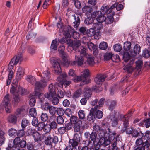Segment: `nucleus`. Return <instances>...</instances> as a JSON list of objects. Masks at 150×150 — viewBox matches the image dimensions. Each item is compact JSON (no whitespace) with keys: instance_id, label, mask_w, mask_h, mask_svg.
Here are the masks:
<instances>
[{"instance_id":"f257e3e1","label":"nucleus","mask_w":150,"mask_h":150,"mask_svg":"<svg viewBox=\"0 0 150 150\" xmlns=\"http://www.w3.org/2000/svg\"><path fill=\"white\" fill-rule=\"evenodd\" d=\"M107 129L108 131L106 132L102 129L98 132V135L99 137L98 139L100 144L105 146L109 144L111 141L114 139L116 134L114 132H111L109 128H108Z\"/></svg>"},{"instance_id":"f03ea898","label":"nucleus","mask_w":150,"mask_h":150,"mask_svg":"<svg viewBox=\"0 0 150 150\" xmlns=\"http://www.w3.org/2000/svg\"><path fill=\"white\" fill-rule=\"evenodd\" d=\"M39 75L42 77L41 82L38 81L35 84V92L36 95H38L40 97L41 93H40V88L45 87L47 85V83L50 80V73L48 71H44L42 74H39Z\"/></svg>"},{"instance_id":"7ed1b4c3","label":"nucleus","mask_w":150,"mask_h":150,"mask_svg":"<svg viewBox=\"0 0 150 150\" xmlns=\"http://www.w3.org/2000/svg\"><path fill=\"white\" fill-rule=\"evenodd\" d=\"M91 16L92 17L95 18V19H96L98 22L97 23L94 24V30L98 32L102 28L103 26L102 23L105 20L106 17L102 14L100 11L93 12L91 13Z\"/></svg>"},{"instance_id":"20e7f679","label":"nucleus","mask_w":150,"mask_h":150,"mask_svg":"<svg viewBox=\"0 0 150 150\" xmlns=\"http://www.w3.org/2000/svg\"><path fill=\"white\" fill-rule=\"evenodd\" d=\"M132 114V112H131L130 113H129L128 116H124L123 115L121 114L120 116V119L123 122V128L122 129L121 131L123 132H125L126 134L128 135H132L133 130L132 128H127L129 125V117Z\"/></svg>"},{"instance_id":"39448f33","label":"nucleus","mask_w":150,"mask_h":150,"mask_svg":"<svg viewBox=\"0 0 150 150\" xmlns=\"http://www.w3.org/2000/svg\"><path fill=\"white\" fill-rule=\"evenodd\" d=\"M22 52H20L12 59L8 66V71L11 70L13 68L14 65H16L19 62H21L22 60Z\"/></svg>"},{"instance_id":"423d86ee","label":"nucleus","mask_w":150,"mask_h":150,"mask_svg":"<svg viewBox=\"0 0 150 150\" xmlns=\"http://www.w3.org/2000/svg\"><path fill=\"white\" fill-rule=\"evenodd\" d=\"M67 30L64 31V35L67 37L69 38L71 37V34L73 38L75 39L79 38V34L76 31L74 28L70 25H68L66 27Z\"/></svg>"},{"instance_id":"0eeeda50","label":"nucleus","mask_w":150,"mask_h":150,"mask_svg":"<svg viewBox=\"0 0 150 150\" xmlns=\"http://www.w3.org/2000/svg\"><path fill=\"white\" fill-rule=\"evenodd\" d=\"M65 47L62 45L58 48L59 53L61 55L63 60V64L64 66L67 67L69 64V61L68 59V55L64 52Z\"/></svg>"},{"instance_id":"6e6552de","label":"nucleus","mask_w":150,"mask_h":150,"mask_svg":"<svg viewBox=\"0 0 150 150\" xmlns=\"http://www.w3.org/2000/svg\"><path fill=\"white\" fill-rule=\"evenodd\" d=\"M50 63L52 64L55 73L57 74H59L61 72V68L60 63L61 60L60 59L53 57L50 59Z\"/></svg>"},{"instance_id":"1a4fd4ad","label":"nucleus","mask_w":150,"mask_h":150,"mask_svg":"<svg viewBox=\"0 0 150 150\" xmlns=\"http://www.w3.org/2000/svg\"><path fill=\"white\" fill-rule=\"evenodd\" d=\"M101 10L102 14L104 16V14L108 13V17H111L110 22L112 23L113 20V17L114 15V12L112 11V9L111 8V7L109 8L108 6H103L101 7Z\"/></svg>"},{"instance_id":"9d476101","label":"nucleus","mask_w":150,"mask_h":150,"mask_svg":"<svg viewBox=\"0 0 150 150\" xmlns=\"http://www.w3.org/2000/svg\"><path fill=\"white\" fill-rule=\"evenodd\" d=\"M16 89L14 86H13L10 90V91L13 95V100L12 101V103L14 106L17 105L20 101V98L19 95L16 93Z\"/></svg>"},{"instance_id":"9b49d317","label":"nucleus","mask_w":150,"mask_h":150,"mask_svg":"<svg viewBox=\"0 0 150 150\" xmlns=\"http://www.w3.org/2000/svg\"><path fill=\"white\" fill-rule=\"evenodd\" d=\"M10 102L9 96L7 94L5 96L4 100L1 104V105L4 107L7 113H10L11 112V106Z\"/></svg>"},{"instance_id":"f8f14e48","label":"nucleus","mask_w":150,"mask_h":150,"mask_svg":"<svg viewBox=\"0 0 150 150\" xmlns=\"http://www.w3.org/2000/svg\"><path fill=\"white\" fill-rule=\"evenodd\" d=\"M49 93H45V96L49 99H50L56 94V88L52 83L50 84L48 86Z\"/></svg>"},{"instance_id":"ddd939ff","label":"nucleus","mask_w":150,"mask_h":150,"mask_svg":"<svg viewBox=\"0 0 150 150\" xmlns=\"http://www.w3.org/2000/svg\"><path fill=\"white\" fill-rule=\"evenodd\" d=\"M134 64V61L130 60L129 63L123 68V69L125 72L131 74L135 69Z\"/></svg>"},{"instance_id":"4468645a","label":"nucleus","mask_w":150,"mask_h":150,"mask_svg":"<svg viewBox=\"0 0 150 150\" xmlns=\"http://www.w3.org/2000/svg\"><path fill=\"white\" fill-rule=\"evenodd\" d=\"M45 140V144L47 145H50L52 143V135L50 133H45L44 136Z\"/></svg>"},{"instance_id":"2eb2a0df","label":"nucleus","mask_w":150,"mask_h":150,"mask_svg":"<svg viewBox=\"0 0 150 150\" xmlns=\"http://www.w3.org/2000/svg\"><path fill=\"white\" fill-rule=\"evenodd\" d=\"M106 76L105 75L99 74L94 79V81L96 84L101 85L105 80Z\"/></svg>"},{"instance_id":"dca6fc26","label":"nucleus","mask_w":150,"mask_h":150,"mask_svg":"<svg viewBox=\"0 0 150 150\" xmlns=\"http://www.w3.org/2000/svg\"><path fill=\"white\" fill-rule=\"evenodd\" d=\"M111 114H112V115H111L110 118L112 123L113 126H115L117 125L118 120H121L120 117V115L118 117V118H119V119H117V118L115 117V111H114V112H113L112 113H111ZM121 121H122V120Z\"/></svg>"},{"instance_id":"f3484780","label":"nucleus","mask_w":150,"mask_h":150,"mask_svg":"<svg viewBox=\"0 0 150 150\" xmlns=\"http://www.w3.org/2000/svg\"><path fill=\"white\" fill-rule=\"evenodd\" d=\"M74 81L75 82H78L79 81H81L85 84H88L91 82V80L90 79H83L81 76H75Z\"/></svg>"},{"instance_id":"a211bd4d","label":"nucleus","mask_w":150,"mask_h":150,"mask_svg":"<svg viewBox=\"0 0 150 150\" xmlns=\"http://www.w3.org/2000/svg\"><path fill=\"white\" fill-rule=\"evenodd\" d=\"M16 87V93H18L22 96L26 95L28 93L27 91L22 87L20 86L19 85L17 86Z\"/></svg>"},{"instance_id":"6ab92c4d","label":"nucleus","mask_w":150,"mask_h":150,"mask_svg":"<svg viewBox=\"0 0 150 150\" xmlns=\"http://www.w3.org/2000/svg\"><path fill=\"white\" fill-rule=\"evenodd\" d=\"M140 47L138 44L136 45L133 50H131L130 52L132 56H135V55L139 54L140 52Z\"/></svg>"},{"instance_id":"aec40b11","label":"nucleus","mask_w":150,"mask_h":150,"mask_svg":"<svg viewBox=\"0 0 150 150\" xmlns=\"http://www.w3.org/2000/svg\"><path fill=\"white\" fill-rule=\"evenodd\" d=\"M69 45L76 50H77L78 48L81 45V42L79 40H76L74 42L71 40H69Z\"/></svg>"},{"instance_id":"412c9836","label":"nucleus","mask_w":150,"mask_h":150,"mask_svg":"<svg viewBox=\"0 0 150 150\" xmlns=\"http://www.w3.org/2000/svg\"><path fill=\"white\" fill-rule=\"evenodd\" d=\"M75 61H74L72 63V65H75L77 63L79 65H81L83 64V58L82 56H75Z\"/></svg>"},{"instance_id":"4be33fe9","label":"nucleus","mask_w":150,"mask_h":150,"mask_svg":"<svg viewBox=\"0 0 150 150\" xmlns=\"http://www.w3.org/2000/svg\"><path fill=\"white\" fill-rule=\"evenodd\" d=\"M144 135L143 134L139 129H133L132 136L134 137L142 138Z\"/></svg>"},{"instance_id":"5701e85b","label":"nucleus","mask_w":150,"mask_h":150,"mask_svg":"<svg viewBox=\"0 0 150 150\" xmlns=\"http://www.w3.org/2000/svg\"><path fill=\"white\" fill-rule=\"evenodd\" d=\"M11 149L12 150H18L19 149V144H15L10 141L8 144V147L6 148V150Z\"/></svg>"},{"instance_id":"b1692460","label":"nucleus","mask_w":150,"mask_h":150,"mask_svg":"<svg viewBox=\"0 0 150 150\" xmlns=\"http://www.w3.org/2000/svg\"><path fill=\"white\" fill-rule=\"evenodd\" d=\"M24 74V69L23 68L19 67L18 69L16 77L18 80H20L23 77Z\"/></svg>"},{"instance_id":"393cba45","label":"nucleus","mask_w":150,"mask_h":150,"mask_svg":"<svg viewBox=\"0 0 150 150\" xmlns=\"http://www.w3.org/2000/svg\"><path fill=\"white\" fill-rule=\"evenodd\" d=\"M105 99L104 98H102L100 99L98 101V105L96 106L93 108H92L91 109V111L93 112L94 110H97L98 109H99L100 108L102 107L104 103Z\"/></svg>"},{"instance_id":"a878e982","label":"nucleus","mask_w":150,"mask_h":150,"mask_svg":"<svg viewBox=\"0 0 150 150\" xmlns=\"http://www.w3.org/2000/svg\"><path fill=\"white\" fill-rule=\"evenodd\" d=\"M150 144L148 141H146L142 144L141 146H139L136 148L135 150H145L146 149H147L149 147Z\"/></svg>"},{"instance_id":"bb28decb","label":"nucleus","mask_w":150,"mask_h":150,"mask_svg":"<svg viewBox=\"0 0 150 150\" xmlns=\"http://www.w3.org/2000/svg\"><path fill=\"white\" fill-rule=\"evenodd\" d=\"M80 20L79 17L77 15L75 16L74 15V19L73 21L72 25L75 28H76L78 27L80 23Z\"/></svg>"},{"instance_id":"cd10ccee","label":"nucleus","mask_w":150,"mask_h":150,"mask_svg":"<svg viewBox=\"0 0 150 150\" xmlns=\"http://www.w3.org/2000/svg\"><path fill=\"white\" fill-rule=\"evenodd\" d=\"M17 121V118L14 115H10L8 118V122L13 124L16 123Z\"/></svg>"},{"instance_id":"c85d7f7f","label":"nucleus","mask_w":150,"mask_h":150,"mask_svg":"<svg viewBox=\"0 0 150 150\" xmlns=\"http://www.w3.org/2000/svg\"><path fill=\"white\" fill-rule=\"evenodd\" d=\"M87 44L89 49L91 51H93V53H94V52H96L97 49V46L91 42H88Z\"/></svg>"},{"instance_id":"c756f323","label":"nucleus","mask_w":150,"mask_h":150,"mask_svg":"<svg viewBox=\"0 0 150 150\" xmlns=\"http://www.w3.org/2000/svg\"><path fill=\"white\" fill-rule=\"evenodd\" d=\"M84 93V96L88 99L92 95L91 91L88 88H86L85 89Z\"/></svg>"},{"instance_id":"7c9ffc66","label":"nucleus","mask_w":150,"mask_h":150,"mask_svg":"<svg viewBox=\"0 0 150 150\" xmlns=\"http://www.w3.org/2000/svg\"><path fill=\"white\" fill-rule=\"evenodd\" d=\"M89 71L88 69H86L81 72V76L83 79H89L87 77H89Z\"/></svg>"},{"instance_id":"2f4dec72","label":"nucleus","mask_w":150,"mask_h":150,"mask_svg":"<svg viewBox=\"0 0 150 150\" xmlns=\"http://www.w3.org/2000/svg\"><path fill=\"white\" fill-rule=\"evenodd\" d=\"M33 136L35 142H40L41 136L38 132L35 131L33 134Z\"/></svg>"},{"instance_id":"473e14b6","label":"nucleus","mask_w":150,"mask_h":150,"mask_svg":"<svg viewBox=\"0 0 150 150\" xmlns=\"http://www.w3.org/2000/svg\"><path fill=\"white\" fill-rule=\"evenodd\" d=\"M123 8V6L122 4H119L117 2L116 3L111 6V8L112 9L116 8L117 11L122 10Z\"/></svg>"},{"instance_id":"72a5a7b5","label":"nucleus","mask_w":150,"mask_h":150,"mask_svg":"<svg viewBox=\"0 0 150 150\" xmlns=\"http://www.w3.org/2000/svg\"><path fill=\"white\" fill-rule=\"evenodd\" d=\"M90 139L93 143H95L97 139H98L97 133L93 131L90 134Z\"/></svg>"},{"instance_id":"f704fd0d","label":"nucleus","mask_w":150,"mask_h":150,"mask_svg":"<svg viewBox=\"0 0 150 150\" xmlns=\"http://www.w3.org/2000/svg\"><path fill=\"white\" fill-rule=\"evenodd\" d=\"M82 12L87 14L90 13L92 11V8L91 7L85 6L82 8Z\"/></svg>"},{"instance_id":"c9c22d12","label":"nucleus","mask_w":150,"mask_h":150,"mask_svg":"<svg viewBox=\"0 0 150 150\" xmlns=\"http://www.w3.org/2000/svg\"><path fill=\"white\" fill-rule=\"evenodd\" d=\"M5 133L2 131H0V146L3 144L5 141V138L4 135Z\"/></svg>"},{"instance_id":"e433bc0d","label":"nucleus","mask_w":150,"mask_h":150,"mask_svg":"<svg viewBox=\"0 0 150 150\" xmlns=\"http://www.w3.org/2000/svg\"><path fill=\"white\" fill-rule=\"evenodd\" d=\"M26 79L28 82L32 84H34L35 81V78L34 77L31 75L27 76Z\"/></svg>"},{"instance_id":"4c0bfd02","label":"nucleus","mask_w":150,"mask_h":150,"mask_svg":"<svg viewBox=\"0 0 150 150\" xmlns=\"http://www.w3.org/2000/svg\"><path fill=\"white\" fill-rule=\"evenodd\" d=\"M69 145H71L73 148H76V147L78 146L79 142L73 139H70L69 140Z\"/></svg>"},{"instance_id":"58836bf2","label":"nucleus","mask_w":150,"mask_h":150,"mask_svg":"<svg viewBox=\"0 0 150 150\" xmlns=\"http://www.w3.org/2000/svg\"><path fill=\"white\" fill-rule=\"evenodd\" d=\"M131 47V43L129 41H127L124 43V49L126 51H129Z\"/></svg>"},{"instance_id":"ea45409f","label":"nucleus","mask_w":150,"mask_h":150,"mask_svg":"<svg viewBox=\"0 0 150 150\" xmlns=\"http://www.w3.org/2000/svg\"><path fill=\"white\" fill-rule=\"evenodd\" d=\"M143 62L141 60H139L136 62L135 63H134V67L135 68L137 69H140L142 67L143 65Z\"/></svg>"},{"instance_id":"a19ab883","label":"nucleus","mask_w":150,"mask_h":150,"mask_svg":"<svg viewBox=\"0 0 150 150\" xmlns=\"http://www.w3.org/2000/svg\"><path fill=\"white\" fill-rule=\"evenodd\" d=\"M82 93V90L81 89H79L73 94V98H77L80 96Z\"/></svg>"},{"instance_id":"79ce46f5","label":"nucleus","mask_w":150,"mask_h":150,"mask_svg":"<svg viewBox=\"0 0 150 150\" xmlns=\"http://www.w3.org/2000/svg\"><path fill=\"white\" fill-rule=\"evenodd\" d=\"M17 131L16 130L11 128L8 131L9 135L11 137H14L17 135Z\"/></svg>"},{"instance_id":"37998d69","label":"nucleus","mask_w":150,"mask_h":150,"mask_svg":"<svg viewBox=\"0 0 150 150\" xmlns=\"http://www.w3.org/2000/svg\"><path fill=\"white\" fill-rule=\"evenodd\" d=\"M29 124V121L28 120H27L25 118L23 119L21 123V126L23 129L25 128Z\"/></svg>"},{"instance_id":"c03bdc74","label":"nucleus","mask_w":150,"mask_h":150,"mask_svg":"<svg viewBox=\"0 0 150 150\" xmlns=\"http://www.w3.org/2000/svg\"><path fill=\"white\" fill-rule=\"evenodd\" d=\"M58 44V42L57 41V40H53L52 42L50 48L51 49L54 50H56L57 49V46Z\"/></svg>"},{"instance_id":"a18cd8bd","label":"nucleus","mask_w":150,"mask_h":150,"mask_svg":"<svg viewBox=\"0 0 150 150\" xmlns=\"http://www.w3.org/2000/svg\"><path fill=\"white\" fill-rule=\"evenodd\" d=\"M96 110H94L93 112L91 111V110H90V112L89 115L88 116L87 119V120L89 121H91L93 120L95 118V116L94 115V112Z\"/></svg>"},{"instance_id":"49530a36","label":"nucleus","mask_w":150,"mask_h":150,"mask_svg":"<svg viewBox=\"0 0 150 150\" xmlns=\"http://www.w3.org/2000/svg\"><path fill=\"white\" fill-rule=\"evenodd\" d=\"M48 110L51 115H55L57 111V108L51 106Z\"/></svg>"},{"instance_id":"de8ad7c7","label":"nucleus","mask_w":150,"mask_h":150,"mask_svg":"<svg viewBox=\"0 0 150 150\" xmlns=\"http://www.w3.org/2000/svg\"><path fill=\"white\" fill-rule=\"evenodd\" d=\"M67 76V75L65 73H63L57 77V80L59 82H62L65 80V78Z\"/></svg>"},{"instance_id":"09e8293b","label":"nucleus","mask_w":150,"mask_h":150,"mask_svg":"<svg viewBox=\"0 0 150 150\" xmlns=\"http://www.w3.org/2000/svg\"><path fill=\"white\" fill-rule=\"evenodd\" d=\"M29 114L32 116L35 117L37 115L36 110L35 108H33L29 110Z\"/></svg>"},{"instance_id":"8fccbe9b","label":"nucleus","mask_w":150,"mask_h":150,"mask_svg":"<svg viewBox=\"0 0 150 150\" xmlns=\"http://www.w3.org/2000/svg\"><path fill=\"white\" fill-rule=\"evenodd\" d=\"M73 139L78 142H79L81 139V134L80 133L75 134Z\"/></svg>"},{"instance_id":"3c124183","label":"nucleus","mask_w":150,"mask_h":150,"mask_svg":"<svg viewBox=\"0 0 150 150\" xmlns=\"http://www.w3.org/2000/svg\"><path fill=\"white\" fill-rule=\"evenodd\" d=\"M143 55L145 58H148L150 56V47L148 49L144 50L143 52Z\"/></svg>"},{"instance_id":"603ef678","label":"nucleus","mask_w":150,"mask_h":150,"mask_svg":"<svg viewBox=\"0 0 150 150\" xmlns=\"http://www.w3.org/2000/svg\"><path fill=\"white\" fill-rule=\"evenodd\" d=\"M111 59L114 62H118L120 61L119 56L117 54H112Z\"/></svg>"},{"instance_id":"864d4df0","label":"nucleus","mask_w":150,"mask_h":150,"mask_svg":"<svg viewBox=\"0 0 150 150\" xmlns=\"http://www.w3.org/2000/svg\"><path fill=\"white\" fill-rule=\"evenodd\" d=\"M43 129L46 133H50L49 132L50 131L51 129L50 124H45Z\"/></svg>"},{"instance_id":"5fc2aeb1","label":"nucleus","mask_w":150,"mask_h":150,"mask_svg":"<svg viewBox=\"0 0 150 150\" xmlns=\"http://www.w3.org/2000/svg\"><path fill=\"white\" fill-rule=\"evenodd\" d=\"M41 120L43 122H46L48 119V115L46 113H42L40 116Z\"/></svg>"},{"instance_id":"6e6d98bb","label":"nucleus","mask_w":150,"mask_h":150,"mask_svg":"<svg viewBox=\"0 0 150 150\" xmlns=\"http://www.w3.org/2000/svg\"><path fill=\"white\" fill-rule=\"evenodd\" d=\"M93 18L92 17H91V18L88 17L86 18L85 20V23L86 24L88 25H89L93 23V22H94V20H93Z\"/></svg>"},{"instance_id":"4d7b16f0","label":"nucleus","mask_w":150,"mask_h":150,"mask_svg":"<svg viewBox=\"0 0 150 150\" xmlns=\"http://www.w3.org/2000/svg\"><path fill=\"white\" fill-rule=\"evenodd\" d=\"M107 44L104 42H101L99 45V48L101 50H105L107 49Z\"/></svg>"},{"instance_id":"13d9d810","label":"nucleus","mask_w":150,"mask_h":150,"mask_svg":"<svg viewBox=\"0 0 150 150\" xmlns=\"http://www.w3.org/2000/svg\"><path fill=\"white\" fill-rule=\"evenodd\" d=\"M56 112L59 116H62L64 115V109L61 108H57Z\"/></svg>"},{"instance_id":"bf43d9fd","label":"nucleus","mask_w":150,"mask_h":150,"mask_svg":"<svg viewBox=\"0 0 150 150\" xmlns=\"http://www.w3.org/2000/svg\"><path fill=\"white\" fill-rule=\"evenodd\" d=\"M114 50L117 52H120L122 49L121 45L120 44H117L114 45Z\"/></svg>"},{"instance_id":"052dcab7","label":"nucleus","mask_w":150,"mask_h":150,"mask_svg":"<svg viewBox=\"0 0 150 150\" xmlns=\"http://www.w3.org/2000/svg\"><path fill=\"white\" fill-rule=\"evenodd\" d=\"M70 121L71 124H76L78 122V118L77 117L74 116H71L70 118Z\"/></svg>"},{"instance_id":"680f3d73","label":"nucleus","mask_w":150,"mask_h":150,"mask_svg":"<svg viewBox=\"0 0 150 150\" xmlns=\"http://www.w3.org/2000/svg\"><path fill=\"white\" fill-rule=\"evenodd\" d=\"M78 115L81 119H83L85 117V112L83 110H80L78 112Z\"/></svg>"},{"instance_id":"e2e57ef3","label":"nucleus","mask_w":150,"mask_h":150,"mask_svg":"<svg viewBox=\"0 0 150 150\" xmlns=\"http://www.w3.org/2000/svg\"><path fill=\"white\" fill-rule=\"evenodd\" d=\"M116 102L115 101H111L108 108L110 110L112 111L116 106Z\"/></svg>"},{"instance_id":"0e129e2a","label":"nucleus","mask_w":150,"mask_h":150,"mask_svg":"<svg viewBox=\"0 0 150 150\" xmlns=\"http://www.w3.org/2000/svg\"><path fill=\"white\" fill-rule=\"evenodd\" d=\"M130 55L127 52L124 53L123 56V59L125 62H127L130 59Z\"/></svg>"},{"instance_id":"69168bd1","label":"nucleus","mask_w":150,"mask_h":150,"mask_svg":"<svg viewBox=\"0 0 150 150\" xmlns=\"http://www.w3.org/2000/svg\"><path fill=\"white\" fill-rule=\"evenodd\" d=\"M112 54L111 53H106L104 56V59L105 60H108L111 59Z\"/></svg>"},{"instance_id":"338daca9","label":"nucleus","mask_w":150,"mask_h":150,"mask_svg":"<svg viewBox=\"0 0 150 150\" xmlns=\"http://www.w3.org/2000/svg\"><path fill=\"white\" fill-rule=\"evenodd\" d=\"M52 99V103L53 105H56L58 104L59 101L57 97L53 96L50 100H51Z\"/></svg>"},{"instance_id":"774afa93","label":"nucleus","mask_w":150,"mask_h":150,"mask_svg":"<svg viewBox=\"0 0 150 150\" xmlns=\"http://www.w3.org/2000/svg\"><path fill=\"white\" fill-rule=\"evenodd\" d=\"M57 122L58 124H63L64 122V120L62 116H58L57 119Z\"/></svg>"}]
</instances>
